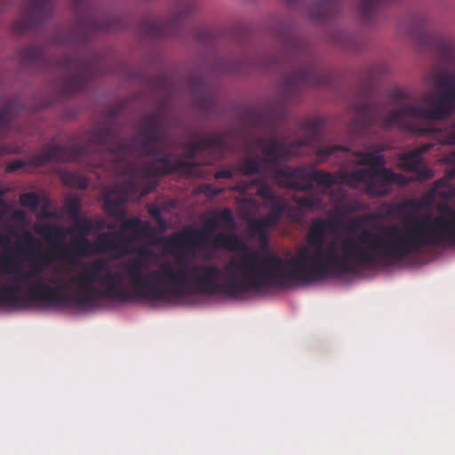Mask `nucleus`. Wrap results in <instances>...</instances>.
Listing matches in <instances>:
<instances>
[{
    "mask_svg": "<svg viewBox=\"0 0 455 455\" xmlns=\"http://www.w3.org/2000/svg\"><path fill=\"white\" fill-rule=\"evenodd\" d=\"M97 280V275H95L93 277H92V282H95Z\"/></svg>",
    "mask_w": 455,
    "mask_h": 455,
    "instance_id": "1a4fd4ad",
    "label": "nucleus"
},
{
    "mask_svg": "<svg viewBox=\"0 0 455 455\" xmlns=\"http://www.w3.org/2000/svg\"><path fill=\"white\" fill-rule=\"evenodd\" d=\"M433 106L435 109L433 112L425 115L427 118L438 119L448 115L447 110L450 108V101L446 97L434 101Z\"/></svg>",
    "mask_w": 455,
    "mask_h": 455,
    "instance_id": "20e7f679",
    "label": "nucleus"
},
{
    "mask_svg": "<svg viewBox=\"0 0 455 455\" xmlns=\"http://www.w3.org/2000/svg\"><path fill=\"white\" fill-rule=\"evenodd\" d=\"M383 246L384 241L375 233L345 241L331 232L328 225L317 221L308 233L307 245L294 258L284 262L274 255L246 254L239 262H232L230 268L262 283L283 285L320 265L364 258Z\"/></svg>",
    "mask_w": 455,
    "mask_h": 455,
    "instance_id": "f257e3e1",
    "label": "nucleus"
},
{
    "mask_svg": "<svg viewBox=\"0 0 455 455\" xmlns=\"http://www.w3.org/2000/svg\"><path fill=\"white\" fill-rule=\"evenodd\" d=\"M187 275H188V274L186 273L185 270H183L182 272L178 273V274H172V277H174L176 279L183 278V277H186Z\"/></svg>",
    "mask_w": 455,
    "mask_h": 455,
    "instance_id": "6e6552de",
    "label": "nucleus"
},
{
    "mask_svg": "<svg viewBox=\"0 0 455 455\" xmlns=\"http://www.w3.org/2000/svg\"><path fill=\"white\" fill-rule=\"evenodd\" d=\"M360 164L368 167L366 172H358L347 179L353 186H359L364 182L365 188L372 195H381L387 192L386 185L388 183L405 184L407 180L391 171L383 168V159L379 155L367 154L360 160Z\"/></svg>",
    "mask_w": 455,
    "mask_h": 455,
    "instance_id": "f03ea898",
    "label": "nucleus"
},
{
    "mask_svg": "<svg viewBox=\"0 0 455 455\" xmlns=\"http://www.w3.org/2000/svg\"><path fill=\"white\" fill-rule=\"evenodd\" d=\"M219 272L214 268H207L204 269L203 273L200 274V277H202L204 281H214L219 276Z\"/></svg>",
    "mask_w": 455,
    "mask_h": 455,
    "instance_id": "423d86ee",
    "label": "nucleus"
},
{
    "mask_svg": "<svg viewBox=\"0 0 455 455\" xmlns=\"http://www.w3.org/2000/svg\"><path fill=\"white\" fill-rule=\"evenodd\" d=\"M440 214L441 217L438 220H427L421 224L418 230V235L422 238L440 237L455 232V212L442 207Z\"/></svg>",
    "mask_w": 455,
    "mask_h": 455,
    "instance_id": "7ed1b4c3",
    "label": "nucleus"
},
{
    "mask_svg": "<svg viewBox=\"0 0 455 455\" xmlns=\"http://www.w3.org/2000/svg\"><path fill=\"white\" fill-rule=\"evenodd\" d=\"M223 245L227 247L228 250H236L238 248L237 238L234 236L228 237L227 242H225Z\"/></svg>",
    "mask_w": 455,
    "mask_h": 455,
    "instance_id": "0eeeda50",
    "label": "nucleus"
},
{
    "mask_svg": "<svg viewBox=\"0 0 455 455\" xmlns=\"http://www.w3.org/2000/svg\"><path fill=\"white\" fill-rule=\"evenodd\" d=\"M409 158H411V159L414 160V159L416 158V156H409Z\"/></svg>",
    "mask_w": 455,
    "mask_h": 455,
    "instance_id": "9d476101",
    "label": "nucleus"
},
{
    "mask_svg": "<svg viewBox=\"0 0 455 455\" xmlns=\"http://www.w3.org/2000/svg\"><path fill=\"white\" fill-rule=\"evenodd\" d=\"M20 202L22 205L34 209L38 204V199L35 194H26L20 197Z\"/></svg>",
    "mask_w": 455,
    "mask_h": 455,
    "instance_id": "39448f33",
    "label": "nucleus"
}]
</instances>
